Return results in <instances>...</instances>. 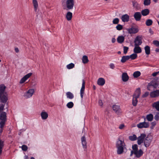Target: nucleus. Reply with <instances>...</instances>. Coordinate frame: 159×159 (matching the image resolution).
<instances>
[{
    "label": "nucleus",
    "mask_w": 159,
    "mask_h": 159,
    "mask_svg": "<svg viewBox=\"0 0 159 159\" xmlns=\"http://www.w3.org/2000/svg\"><path fill=\"white\" fill-rule=\"evenodd\" d=\"M159 86V81L157 79H153L148 84L147 87V89L149 91H152L154 89L158 88Z\"/></svg>",
    "instance_id": "f257e3e1"
},
{
    "label": "nucleus",
    "mask_w": 159,
    "mask_h": 159,
    "mask_svg": "<svg viewBox=\"0 0 159 159\" xmlns=\"http://www.w3.org/2000/svg\"><path fill=\"white\" fill-rule=\"evenodd\" d=\"M125 145L124 141L118 140L116 142V147L117 148V153L118 154H122L124 151V147Z\"/></svg>",
    "instance_id": "f03ea898"
},
{
    "label": "nucleus",
    "mask_w": 159,
    "mask_h": 159,
    "mask_svg": "<svg viewBox=\"0 0 159 159\" xmlns=\"http://www.w3.org/2000/svg\"><path fill=\"white\" fill-rule=\"evenodd\" d=\"M7 114L4 111H2L0 114V128L3 129L7 121Z\"/></svg>",
    "instance_id": "7ed1b4c3"
},
{
    "label": "nucleus",
    "mask_w": 159,
    "mask_h": 159,
    "mask_svg": "<svg viewBox=\"0 0 159 159\" xmlns=\"http://www.w3.org/2000/svg\"><path fill=\"white\" fill-rule=\"evenodd\" d=\"M66 10H70L73 9L75 5V0H66Z\"/></svg>",
    "instance_id": "20e7f679"
},
{
    "label": "nucleus",
    "mask_w": 159,
    "mask_h": 159,
    "mask_svg": "<svg viewBox=\"0 0 159 159\" xmlns=\"http://www.w3.org/2000/svg\"><path fill=\"white\" fill-rule=\"evenodd\" d=\"M142 36L138 35L136 36L134 39V46H139L142 43Z\"/></svg>",
    "instance_id": "39448f33"
},
{
    "label": "nucleus",
    "mask_w": 159,
    "mask_h": 159,
    "mask_svg": "<svg viewBox=\"0 0 159 159\" xmlns=\"http://www.w3.org/2000/svg\"><path fill=\"white\" fill-rule=\"evenodd\" d=\"M34 92V89H30L24 94V97L26 98H30L32 97Z\"/></svg>",
    "instance_id": "423d86ee"
},
{
    "label": "nucleus",
    "mask_w": 159,
    "mask_h": 159,
    "mask_svg": "<svg viewBox=\"0 0 159 159\" xmlns=\"http://www.w3.org/2000/svg\"><path fill=\"white\" fill-rule=\"evenodd\" d=\"M152 141L151 137L148 135L145 137L144 141V145L146 148L148 147L150 145Z\"/></svg>",
    "instance_id": "0eeeda50"
},
{
    "label": "nucleus",
    "mask_w": 159,
    "mask_h": 159,
    "mask_svg": "<svg viewBox=\"0 0 159 159\" xmlns=\"http://www.w3.org/2000/svg\"><path fill=\"white\" fill-rule=\"evenodd\" d=\"M149 126V123L148 122H140L137 125V127L140 129L143 128H148Z\"/></svg>",
    "instance_id": "6e6552de"
},
{
    "label": "nucleus",
    "mask_w": 159,
    "mask_h": 159,
    "mask_svg": "<svg viewBox=\"0 0 159 159\" xmlns=\"http://www.w3.org/2000/svg\"><path fill=\"white\" fill-rule=\"evenodd\" d=\"M146 137V135L145 134H141L140 136H139L138 138L137 143L138 145H140L143 143L144 139Z\"/></svg>",
    "instance_id": "1a4fd4ad"
},
{
    "label": "nucleus",
    "mask_w": 159,
    "mask_h": 159,
    "mask_svg": "<svg viewBox=\"0 0 159 159\" xmlns=\"http://www.w3.org/2000/svg\"><path fill=\"white\" fill-rule=\"evenodd\" d=\"M81 140L83 148L84 151H85L87 148V145L86 138L84 135L82 137Z\"/></svg>",
    "instance_id": "9d476101"
},
{
    "label": "nucleus",
    "mask_w": 159,
    "mask_h": 159,
    "mask_svg": "<svg viewBox=\"0 0 159 159\" xmlns=\"http://www.w3.org/2000/svg\"><path fill=\"white\" fill-rule=\"evenodd\" d=\"M85 82L84 80L83 79L82 80V86L80 90V95L82 99L83 98V95L84 93Z\"/></svg>",
    "instance_id": "9b49d317"
},
{
    "label": "nucleus",
    "mask_w": 159,
    "mask_h": 159,
    "mask_svg": "<svg viewBox=\"0 0 159 159\" xmlns=\"http://www.w3.org/2000/svg\"><path fill=\"white\" fill-rule=\"evenodd\" d=\"M32 75V73H29L24 76L20 81V84L24 83Z\"/></svg>",
    "instance_id": "f8f14e48"
},
{
    "label": "nucleus",
    "mask_w": 159,
    "mask_h": 159,
    "mask_svg": "<svg viewBox=\"0 0 159 159\" xmlns=\"http://www.w3.org/2000/svg\"><path fill=\"white\" fill-rule=\"evenodd\" d=\"M150 96L152 98H155L159 96V89L150 92Z\"/></svg>",
    "instance_id": "ddd939ff"
},
{
    "label": "nucleus",
    "mask_w": 159,
    "mask_h": 159,
    "mask_svg": "<svg viewBox=\"0 0 159 159\" xmlns=\"http://www.w3.org/2000/svg\"><path fill=\"white\" fill-rule=\"evenodd\" d=\"M134 17L136 21H139L140 20L142 17V15L140 12H137L134 13Z\"/></svg>",
    "instance_id": "4468645a"
},
{
    "label": "nucleus",
    "mask_w": 159,
    "mask_h": 159,
    "mask_svg": "<svg viewBox=\"0 0 159 159\" xmlns=\"http://www.w3.org/2000/svg\"><path fill=\"white\" fill-rule=\"evenodd\" d=\"M0 99L2 102L5 104L8 99L6 93L3 94L2 95L0 96Z\"/></svg>",
    "instance_id": "2eb2a0df"
},
{
    "label": "nucleus",
    "mask_w": 159,
    "mask_h": 159,
    "mask_svg": "<svg viewBox=\"0 0 159 159\" xmlns=\"http://www.w3.org/2000/svg\"><path fill=\"white\" fill-rule=\"evenodd\" d=\"M121 19L123 22H127L129 20V16L127 14H125L122 16Z\"/></svg>",
    "instance_id": "dca6fc26"
},
{
    "label": "nucleus",
    "mask_w": 159,
    "mask_h": 159,
    "mask_svg": "<svg viewBox=\"0 0 159 159\" xmlns=\"http://www.w3.org/2000/svg\"><path fill=\"white\" fill-rule=\"evenodd\" d=\"M134 154L136 155V157L137 158L140 157L143 154V152L142 150L140 149L139 151L134 152Z\"/></svg>",
    "instance_id": "f3484780"
},
{
    "label": "nucleus",
    "mask_w": 159,
    "mask_h": 159,
    "mask_svg": "<svg viewBox=\"0 0 159 159\" xmlns=\"http://www.w3.org/2000/svg\"><path fill=\"white\" fill-rule=\"evenodd\" d=\"M141 93V90L140 88H138L136 90L134 94L133 95V97L139 98V97Z\"/></svg>",
    "instance_id": "a211bd4d"
},
{
    "label": "nucleus",
    "mask_w": 159,
    "mask_h": 159,
    "mask_svg": "<svg viewBox=\"0 0 159 159\" xmlns=\"http://www.w3.org/2000/svg\"><path fill=\"white\" fill-rule=\"evenodd\" d=\"M105 80L102 78H100L98 79L97 84L100 86H103L105 84Z\"/></svg>",
    "instance_id": "6ab92c4d"
},
{
    "label": "nucleus",
    "mask_w": 159,
    "mask_h": 159,
    "mask_svg": "<svg viewBox=\"0 0 159 159\" xmlns=\"http://www.w3.org/2000/svg\"><path fill=\"white\" fill-rule=\"evenodd\" d=\"M122 80L124 82L127 81L129 79V77L126 73H123L122 75Z\"/></svg>",
    "instance_id": "aec40b11"
},
{
    "label": "nucleus",
    "mask_w": 159,
    "mask_h": 159,
    "mask_svg": "<svg viewBox=\"0 0 159 159\" xmlns=\"http://www.w3.org/2000/svg\"><path fill=\"white\" fill-rule=\"evenodd\" d=\"M132 4L133 7L134 8H135L136 10H139L140 9V5L137 1H133Z\"/></svg>",
    "instance_id": "412c9836"
},
{
    "label": "nucleus",
    "mask_w": 159,
    "mask_h": 159,
    "mask_svg": "<svg viewBox=\"0 0 159 159\" xmlns=\"http://www.w3.org/2000/svg\"><path fill=\"white\" fill-rule=\"evenodd\" d=\"M134 48L133 51L134 53L136 54L142 52L141 48L139 46H135Z\"/></svg>",
    "instance_id": "4be33fe9"
},
{
    "label": "nucleus",
    "mask_w": 159,
    "mask_h": 159,
    "mask_svg": "<svg viewBox=\"0 0 159 159\" xmlns=\"http://www.w3.org/2000/svg\"><path fill=\"white\" fill-rule=\"evenodd\" d=\"M139 31L138 29L132 27L129 30V33L130 34H136Z\"/></svg>",
    "instance_id": "5701e85b"
},
{
    "label": "nucleus",
    "mask_w": 159,
    "mask_h": 159,
    "mask_svg": "<svg viewBox=\"0 0 159 159\" xmlns=\"http://www.w3.org/2000/svg\"><path fill=\"white\" fill-rule=\"evenodd\" d=\"M125 39V38L123 36L120 35L118 36L117 39V41L118 43H122L124 41Z\"/></svg>",
    "instance_id": "b1692460"
},
{
    "label": "nucleus",
    "mask_w": 159,
    "mask_h": 159,
    "mask_svg": "<svg viewBox=\"0 0 159 159\" xmlns=\"http://www.w3.org/2000/svg\"><path fill=\"white\" fill-rule=\"evenodd\" d=\"M6 89L5 86L3 84L0 85V96L3 94H4L5 90Z\"/></svg>",
    "instance_id": "393cba45"
},
{
    "label": "nucleus",
    "mask_w": 159,
    "mask_h": 159,
    "mask_svg": "<svg viewBox=\"0 0 159 159\" xmlns=\"http://www.w3.org/2000/svg\"><path fill=\"white\" fill-rule=\"evenodd\" d=\"M41 116L43 120H45L48 117V114L45 111H42L41 113Z\"/></svg>",
    "instance_id": "a878e982"
},
{
    "label": "nucleus",
    "mask_w": 159,
    "mask_h": 159,
    "mask_svg": "<svg viewBox=\"0 0 159 159\" xmlns=\"http://www.w3.org/2000/svg\"><path fill=\"white\" fill-rule=\"evenodd\" d=\"M112 108L114 111L116 113H119L120 111V107L118 105H113L112 106Z\"/></svg>",
    "instance_id": "bb28decb"
},
{
    "label": "nucleus",
    "mask_w": 159,
    "mask_h": 159,
    "mask_svg": "<svg viewBox=\"0 0 159 159\" xmlns=\"http://www.w3.org/2000/svg\"><path fill=\"white\" fill-rule=\"evenodd\" d=\"M66 19L69 21L71 20L72 17V13L70 12H68L66 15Z\"/></svg>",
    "instance_id": "cd10ccee"
},
{
    "label": "nucleus",
    "mask_w": 159,
    "mask_h": 159,
    "mask_svg": "<svg viewBox=\"0 0 159 159\" xmlns=\"http://www.w3.org/2000/svg\"><path fill=\"white\" fill-rule=\"evenodd\" d=\"M141 14L143 16H146L149 13V10L148 9H145L141 11Z\"/></svg>",
    "instance_id": "c85d7f7f"
},
{
    "label": "nucleus",
    "mask_w": 159,
    "mask_h": 159,
    "mask_svg": "<svg viewBox=\"0 0 159 159\" xmlns=\"http://www.w3.org/2000/svg\"><path fill=\"white\" fill-rule=\"evenodd\" d=\"M152 107L159 111V101L153 103L152 104Z\"/></svg>",
    "instance_id": "c756f323"
},
{
    "label": "nucleus",
    "mask_w": 159,
    "mask_h": 159,
    "mask_svg": "<svg viewBox=\"0 0 159 159\" xmlns=\"http://www.w3.org/2000/svg\"><path fill=\"white\" fill-rule=\"evenodd\" d=\"M129 59V56H123L121 60V62L122 63H124L126 62L127 60Z\"/></svg>",
    "instance_id": "7c9ffc66"
},
{
    "label": "nucleus",
    "mask_w": 159,
    "mask_h": 159,
    "mask_svg": "<svg viewBox=\"0 0 159 159\" xmlns=\"http://www.w3.org/2000/svg\"><path fill=\"white\" fill-rule=\"evenodd\" d=\"M144 50L145 52L147 55H148L150 54V49L149 46L148 45L145 46L144 47Z\"/></svg>",
    "instance_id": "2f4dec72"
},
{
    "label": "nucleus",
    "mask_w": 159,
    "mask_h": 159,
    "mask_svg": "<svg viewBox=\"0 0 159 159\" xmlns=\"http://www.w3.org/2000/svg\"><path fill=\"white\" fill-rule=\"evenodd\" d=\"M66 96L67 98L70 99H72L74 97L73 94L70 92H68L66 93Z\"/></svg>",
    "instance_id": "473e14b6"
},
{
    "label": "nucleus",
    "mask_w": 159,
    "mask_h": 159,
    "mask_svg": "<svg viewBox=\"0 0 159 159\" xmlns=\"http://www.w3.org/2000/svg\"><path fill=\"white\" fill-rule=\"evenodd\" d=\"M146 119L149 121H152L153 119V115L152 114L147 115L146 116Z\"/></svg>",
    "instance_id": "72a5a7b5"
},
{
    "label": "nucleus",
    "mask_w": 159,
    "mask_h": 159,
    "mask_svg": "<svg viewBox=\"0 0 159 159\" xmlns=\"http://www.w3.org/2000/svg\"><path fill=\"white\" fill-rule=\"evenodd\" d=\"M82 62L84 64H86L89 61L88 57L86 55L84 56L82 58Z\"/></svg>",
    "instance_id": "f704fd0d"
},
{
    "label": "nucleus",
    "mask_w": 159,
    "mask_h": 159,
    "mask_svg": "<svg viewBox=\"0 0 159 159\" xmlns=\"http://www.w3.org/2000/svg\"><path fill=\"white\" fill-rule=\"evenodd\" d=\"M33 3L34 6V10L36 11L38 6V2L37 0H33Z\"/></svg>",
    "instance_id": "c9c22d12"
},
{
    "label": "nucleus",
    "mask_w": 159,
    "mask_h": 159,
    "mask_svg": "<svg viewBox=\"0 0 159 159\" xmlns=\"http://www.w3.org/2000/svg\"><path fill=\"white\" fill-rule=\"evenodd\" d=\"M153 23L152 20L150 19H148L146 20L145 24L147 26H150Z\"/></svg>",
    "instance_id": "e433bc0d"
},
{
    "label": "nucleus",
    "mask_w": 159,
    "mask_h": 159,
    "mask_svg": "<svg viewBox=\"0 0 159 159\" xmlns=\"http://www.w3.org/2000/svg\"><path fill=\"white\" fill-rule=\"evenodd\" d=\"M138 98L133 97L132 99V104L135 107L137 105L138 102L137 99Z\"/></svg>",
    "instance_id": "4c0bfd02"
},
{
    "label": "nucleus",
    "mask_w": 159,
    "mask_h": 159,
    "mask_svg": "<svg viewBox=\"0 0 159 159\" xmlns=\"http://www.w3.org/2000/svg\"><path fill=\"white\" fill-rule=\"evenodd\" d=\"M141 75V73L139 71H136L134 72L133 74L134 77L135 78H138Z\"/></svg>",
    "instance_id": "58836bf2"
},
{
    "label": "nucleus",
    "mask_w": 159,
    "mask_h": 159,
    "mask_svg": "<svg viewBox=\"0 0 159 159\" xmlns=\"http://www.w3.org/2000/svg\"><path fill=\"white\" fill-rule=\"evenodd\" d=\"M129 59L130 58L131 60H134L137 57V55L135 53H133L130 56H129Z\"/></svg>",
    "instance_id": "ea45409f"
},
{
    "label": "nucleus",
    "mask_w": 159,
    "mask_h": 159,
    "mask_svg": "<svg viewBox=\"0 0 159 159\" xmlns=\"http://www.w3.org/2000/svg\"><path fill=\"white\" fill-rule=\"evenodd\" d=\"M74 103L72 102H68L66 104L67 107L69 108H71L74 106Z\"/></svg>",
    "instance_id": "a19ab883"
},
{
    "label": "nucleus",
    "mask_w": 159,
    "mask_h": 159,
    "mask_svg": "<svg viewBox=\"0 0 159 159\" xmlns=\"http://www.w3.org/2000/svg\"><path fill=\"white\" fill-rule=\"evenodd\" d=\"M74 64L72 63H70L66 66V67L68 69H71L74 68Z\"/></svg>",
    "instance_id": "79ce46f5"
},
{
    "label": "nucleus",
    "mask_w": 159,
    "mask_h": 159,
    "mask_svg": "<svg viewBox=\"0 0 159 159\" xmlns=\"http://www.w3.org/2000/svg\"><path fill=\"white\" fill-rule=\"evenodd\" d=\"M129 139L131 141H134L136 140L137 137L135 134H133L132 136H130L129 137Z\"/></svg>",
    "instance_id": "37998d69"
},
{
    "label": "nucleus",
    "mask_w": 159,
    "mask_h": 159,
    "mask_svg": "<svg viewBox=\"0 0 159 159\" xmlns=\"http://www.w3.org/2000/svg\"><path fill=\"white\" fill-rule=\"evenodd\" d=\"M151 3V0H144L143 4L145 6H148Z\"/></svg>",
    "instance_id": "c03bdc74"
},
{
    "label": "nucleus",
    "mask_w": 159,
    "mask_h": 159,
    "mask_svg": "<svg viewBox=\"0 0 159 159\" xmlns=\"http://www.w3.org/2000/svg\"><path fill=\"white\" fill-rule=\"evenodd\" d=\"M119 21V19L117 18H114L112 21V22L113 24H118Z\"/></svg>",
    "instance_id": "a18cd8bd"
},
{
    "label": "nucleus",
    "mask_w": 159,
    "mask_h": 159,
    "mask_svg": "<svg viewBox=\"0 0 159 159\" xmlns=\"http://www.w3.org/2000/svg\"><path fill=\"white\" fill-rule=\"evenodd\" d=\"M123 27L122 25L120 24H118L116 26V29L118 30H120L123 29Z\"/></svg>",
    "instance_id": "49530a36"
},
{
    "label": "nucleus",
    "mask_w": 159,
    "mask_h": 159,
    "mask_svg": "<svg viewBox=\"0 0 159 159\" xmlns=\"http://www.w3.org/2000/svg\"><path fill=\"white\" fill-rule=\"evenodd\" d=\"M132 148L134 152L138 150V146L137 144H134L132 146Z\"/></svg>",
    "instance_id": "de8ad7c7"
},
{
    "label": "nucleus",
    "mask_w": 159,
    "mask_h": 159,
    "mask_svg": "<svg viewBox=\"0 0 159 159\" xmlns=\"http://www.w3.org/2000/svg\"><path fill=\"white\" fill-rule=\"evenodd\" d=\"M153 43L156 47H159V41L158 40H154L153 41Z\"/></svg>",
    "instance_id": "09e8293b"
},
{
    "label": "nucleus",
    "mask_w": 159,
    "mask_h": 159,
    "mask_svg": "<svg viewBox=\"0 0 159 159\" xmlns=\"http://www.w3.org/2000/svg\"><path fill=\"white\" fill-rule=\"evenodd\" d=\"M22 150L26 151L28 149V147L27 146L25 145H23L22 146Z\"/></svg>",
    "instance_id": "8fccbe9b"
},
{
    "label": "nucleus",
    "mask_w": 159,
    "mask_h": 159,
    "mask_svg": "<svg viewBox=\"0 0 159 159\" xmlns=\"http://www.w3.org/2000/svg\"><path fill=\"white\" fill-rule=\"evenodd\" d=\"M124 48V53L125 54H126L128 50L129 49V48L127 47L124 46L123 47Z\"/></svg>",
    "instance_id": "3c124183"
},
{
    "label": "nucleus",
    "mask_w": 159,
    "mask_h": 159,
    "mask_svg": "<svg viewBox=\"0 0 159 159\" xmlns=\"http://www.w3.org/2000/svg\"><path fill=\"white\" fill-rule=\"evenodd\" d=\"M154 119L155 120L158 121L159 120V113H157L154 116Z\"/></svg>",
    "instance_id": "603ef678"
},
{
    "label": "nucleus",
    "mask_w": 159,
    "mask_h": 159,
    "mask_svg": "<svg viewBox=\"0 0 159 159\" xmlns=\"http://www.w3.org/2000/svg\"><path fill=\"white\" fill-rule=\"evenodd\" d=\"M156 122L153 121V122H152L151 123V129H153V128L156 125Z\"/></svg>",
    "instance_id": "864d4df0"
},
{
    "label": "nucleus",
    "mask_w": 159,
    "mask_h": 159,
    "mask_svg": "<svg viewBox=\"0 0 159 159\" xmlns=\"http://www.w3.org/2000/svg\"><path fill=\"white\" fill-rule=\"evenodd\" d=\"M149 93L148 92H146L143 95V98H145L147 97L149 95Z\"/></svg>",
    "instance_id": "5fc2aeb1"
},
{
    "label": "nucleus",
    "mask_w": 159,
    "mask_h": 159,
    "mask_svg": "<svg viewBox=\"0 0 159 159\" xmlns=\"http://www.w3.org/2000/svg\"><path fill=\"white\" fill-rule=\"evenodd\" d=\"M110 68L112 69H114L115 67V65L114 64L112 63H111L109 65Z\"/></svg>",
    "instance_id": "6e6d98bb"
},
{
    "label": "nucleus",
    "mask_w": 159,
    "mask_h": 159,
    "mask_svg": "<svg viewBox=\"0 0 159 159\" xmlns=\"http://www.w3.org/2000/svg\"><path fill=\"white\" fill-rule=\"evenodd\" d=\"M5 104H2L0 107V111H2L4 110V107Z\"/></svg>",
    "instance_id": "4d7b16f0"
},
{
    "label": "nucleus",
    "mask_w": 159,
    "mask_h": 159,
    "mask_svg": "<svg viewBox=\"0 0 159 159\" xmlns=\"http://www.w3.org/2000/svg\"><path fill=\"white\" fill-rule=\"evenodd\" d=\"M158 74H159V71L153 73L152 74V75L153 77H155Z\"/></svg>",
    "instance_id": "13d9d810"
},
{
    "label": "nucleus",
    "mask_w": 159,
    "mask_h": 159,
    "mask_svg": "<svg viewBox=\"0 0 159 159\" xmlns=\"http://www.w3.org/2000/svg\"><path fill=\"white\" fill-rule=\"evenodd\" d=\"M98 104L100 106L102 107L103 103L102 101L101 100H99L98 101Z\"/></svg>",
    "instance_id": "bf43d9fd"
},
{
    "label": "nucleus",
    "mask_w": 159,
    "mask_h": 159,
    "mask_svg": "<svg viewBox=\"0 0 159 159\" xmlns=\"http://www.w3.org/2000/svg\"><path fill=\"white\" fill-rule=\"evenodd\" d=\"M124 126L125 125L124 124H121L119 126V128L120 129H122L124 128Z\"/></svg>",
    "instance_id": "052dcab7"
},
{
    "label": "nucleus",
    "mask_w": 159,
    "mask_h": 159,
    "mask_svg": "<svg viewBox=\"0 0 159 159\" xmlns=\"http://www.w3.org/2000/svg\"><path fill=\"white\" fill-rule=\"evenodd\" d=\"M116 41V39L114 38H113L111 39V42L113 43H114Z\"/></svg>",
    "instance_id": "680f3d73"
},
{
    "label": "nucleus",
    "mask_w": 159,
    "mask_h": 159,
    "mask_svg": "<svg viewBox=\"0 0 159 159\" xmlns=\"http://www.w3.org/2000/svg\"><path fill=\"white\" fill-rule=\"evenodd\" d=\"M15 50L16 52H19V49L17 48H15Z\"/></svg>",
    "instance_id": "e2e57ef3"
},
{
    "label": "nucleus",
    "mask_w": 159,
    "mask_h": 159,
    "mask_svg": "<svg viewBox=\"0 0 159 159\" xmlns=\"http://www.w3.org/2000/svg\"><path fill=\"white\" fill-rule=\"evenodd\" d=\"M149 30V32L151 34H153V31L151 30V29H150Z\"/></svg>",
    "instance_id": "0e129e2a"
},
{
    "label": "nucleus",
    "mask_w": 159,
    "mask_h": 159,
    "mask_svg": "<svg viewBox=\"0 0 159 159\" xmlns=\"http://www.w3.org/2000/svg\"><path fill=\"white\" fill-rule=\"evenodd\" d=\"M133 153H134V151H131V154H130V156H131L132 155Z\"/></svg>",
    "instance_id": "69168bd1"
},
{
    "label": "nucleus",
    "mask_w": 159,
    "mask_h": 159,
    "mask_svg": "<svg viewBox=\"0 0 159 159\" xmlns=\"http://www.w3.org/2000/svg\"><path fill=\"white\" fill-rule=\"evenodd\" d=\"M155 51L156 52H159V49L158 48H157L155 50Z\"/></svg>",
    "instance_id": "338daca9"
},
{
    "label": "nucleus",
    "mask_w": 159,
    "mask_h": 159,
    "mask_svg": "<svg viewBox=\"0 0 159 159\" xmlns=\"http://www.w3.org/2000/svg\"><path fill=\"white\" fill-rule=\"evenodd\" d=\"M28 156L25 155V159H28Z\"/></svg>",
    "instance_id": "774afa93"
}]
</instances>
